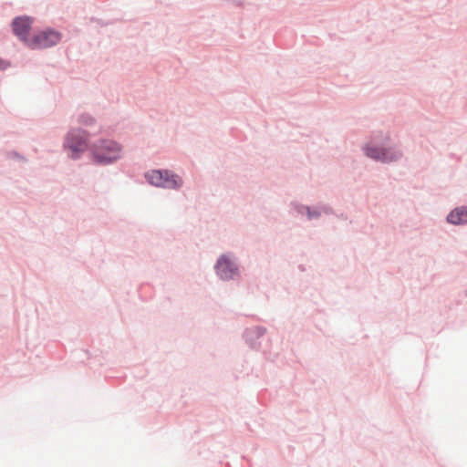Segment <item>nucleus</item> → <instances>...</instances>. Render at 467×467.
<instances>
[{
	"label": "nucleus",
	"instance_id": "obj_9",
	"mask_svg": "<svg viewBox=\"0 0 467 467\" xmlns=\"http://www.w3.org/2000/svg\"><path fill=\"white\" fill-rule=\"evenodd\" d=\"M80 122L86 126L90 125L93 122V119L88 115H82L80 117Z\"/></svg>",
	"mask_w": 467,
	"mask_h": 467
},
{
	"label": "nucleus",
	"instance_id": "obj_2",
	"mask_svg": "<svg viewBox=\"0 0 467 467\" xmlns=\"http://www.w3.org/2000/svg\"><path fill=\"white\" fill-rule=\"evenodd\" d=\"M64 148L72 159H77L88 148V134L80 130L69 131L65 139Z\"/></svg>",
	"mask_w": 467,
	"mask_h": 467
},
{
	"label": "nucleus",
	"instance_id": "obj_3",
	"mask_svg": "<svg viewBox=\"0 0 467 467\" xmlns=\"http://www.w3.org/2000/svg\"><path fill=\"white\" fill-rule=\"evenodd\" d=\"M152 185L169 189H177L182 185V180L178 175H170L167 171H152L146 175Z\"/></svg>",
	"mask_w": 467,
	"mask_h": 467
},
{
	"label": "nucleus",
	"instance_id": "obj_7",
	"mask_svg": "<svg viewBox=\"0 0 467 467\" xmlns=\"http://www.w3.org/2000/svg\"><path fill=\"white\" fill-rule=\"evenodd\" d=\"M31 19L28 17H17L13 21L14 33L28 45V32L31 26Z\"/></svg>",
	"mask_w": 467,
	"mask_h": 467
},
{
	"label": "nucleus",
	"instance_id": "obj_10",
	"mask_svg": "<svg viewBox=\"0 0 467 467\" xmlns=\"http://www.w3.org/2000/svg\"><path fill=\"white\" fill-rule=\"evenodd\" d=\"M7 67V65L5 63V61H3L2 59H0V69H4Z\"/></svg>",
	"mask_w": 467,
	"mask_h": 467
},
{
	"label": "nucleus",
	"instance_id": "obj_1",
	"mask_svg": "<svg viewBox=\"0 0 467 467\" xmlns=\"http://www.w3.org/2000/svg\"><path fill=\"white\" fill-rule=\"evenodd\" d=\"M91 151L99 163H110L120 157L121 147L113 140H103L94 144Z\"/></svg>",
	"mask_w": 467,
	"mask_h": 467
},
{
	"label": "nucleus",
	"instance_id": "obj_5",
	"mask_svg": "<svg viewBox=\"0 0 467 467\" xmlns=\"http://www.w3.org/2000/svg\"><path fill=\"white\" fill-rule=\"evenodd\" d=\"M217 275L223 280L234 278L238 273L235 263L226 254L222 255L215 265Z\"/></svg>",
	"mask_w": 467,
	"mask_h": 467
},
{
	"label": "nucleus",
	"instance_id": "obj_4",
	"mask_svg": "<svg viewBox=\"0 0 467 467\" xmlns=\"http://www.w3.org/2000/svg\"><path fill=\"white\" fill-rule=\"evenodd\" d=\"M60 35L55 31H44L39 33L28 41L31 48H47L58 43Z\"/></svg>",
	"mask_w": 467,
	"mask_h": 467
},
{
	"label": "nucleus",
	"instance_id": "obj_6",
	"mask_svg": "<svg viewBox=\"0 0 467 467\" xmlns=\"http://www.w3.org/2000/svg\"><path fill=\"white\" fill-rule=\"evenodd\" d=\"M365 152L368 157H370L376 161L383 162H389L400 158V153L393 150H386L379 147H373L368 145L365 148Z\"/></svg>",
	"mask_w": 467,
	"mask_h": 467
},
{
	"label": "nucleus",
	"instance_id": "obj_8",
	"mask_svg": "<svg viewBox=\"0 0 467 467\" xmlns=\"http://www.w3.org/2000/svg\"><path fill=\"white\" fill-rule=\"evenodd\" d=\"M447 221L453 224L467 223V207L456 208L451 211L447 217Z\"/></svg>",
	"mask_w": 467,
	"mask_h": 467
}]
</instances>
